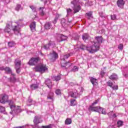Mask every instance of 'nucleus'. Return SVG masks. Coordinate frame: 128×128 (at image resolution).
I'll return each mask as SVG.
<instances>
[{"label":"nucleus","instance_id":"47","mask_svg":"<svg viewBox=\"0 0 128 128\" xmlns=\"http://www.w3.org/2000/svg\"><path fill=\"white\" fill-rule=\"evenodd\" d=\"M111 19L113 20H116V14H113L111 16Z\"/></svg>","mask_w":128,"mask_h":128},{"label":"nucleus","instance_id":"55","mask_svg":"<svg viewBox=\"0 0 128 128\" xmlns=\"http://www.w3.org/2000/svg\"><path fill=\"white\" fill-rule=\"evenodd\" d=\"M41 2H44V4H46V2H46V0H40Z\"/></svg>","mask_w":128,"mask_h":128},{"label":"nucleus","instance_id":"41","mask_svg":"<svg viewBox=\"0 0 128 128\" xmlns=\"http://www.w3.org/2000/svg\"><path fill=\"white\" fill-rule=\"evenodd\" d=\"M66 12H67L66 16H70V14H71L72 12V9L70 8H68V9H66Z\"/></svg>","mask_w":128,"mask_h":128},{"label":"nucleus","instance_id":"46","mask_svg":"<svg viewBox=\"0 0 128 128\" xmlns=\"http://www.w3.org/2000/svg\"><path fill=\"white\" fill-rule=\"evenodd\" d=\"M30 8L32 10V12H36V7L34 6H30Z\"/></svg>","mask_w":128,"mask_h":128},{"label":"nucleus","instance_id":"12","mask_svg":"<svg viewBox=\"0 0 128 128\" xmlns=\"http://www.w3.org/2000/svg\"><path fill=\"white\" fill-rule=\"evenodd\" d=\"M56 44H52L51 42H50L49 43L44 46V50H50V48H54Z\"/></svg>","mask_w":128,"mask_h":128},{"label":"nucleus","instance_id":"1","mask_svg":"<svg viewBox=\"0 0 128 128\" xmlns=\"http://www.w3.org/2000/svg\"><path fill=\"white\" fill-rule=\"evenodd\" d=\"M96 42L94 43V46L86 47L84 45H82L80 48L82 50L86 49L90 54H94L100 50V44L102 42V36H96Z\"/></svg>","mask_w":128,"mask_h":128},{"label":"nucleus","instance_id":"7","mask_svg":"<svg viewBox=\"0 0 128 128\" xmlns=\"http://www.w3.org/2000/svg\"><path fill=\"white\" fill-rule=\"evenodd\" d=\"M58 58V54L54 51H52V52L49 54V58H50L51 62H54Z\"/></svg>","mask_w":128,"mask_h":128},{"label":"nucleus","instance_id":"17","mask_svg":"<svg viewBox=\"0 0 128 128\" xmlns=\"http://www.w3.org/2000/svg\"><path fill=\"white\" fill-rule=\"evenodd\" d=\"M72 66V64H70V62H64V60H62L61 61V66H62V68H66V66Z\"/></svg>","mask_w":128,"mask_h":128},{"label":"nucleus","instance_id":"32","mask_svg":"<svg viewBox=\"0 0 128 128\" xmlns=\"http://www.w3.org/2000/svg\"><path fill=\"white\" fill-rule=\"evenodd\" d=\"M30 88L32 90H36V88H38V84H32V85H30Z\"/></svg>","mask_w":128,"mask_h":128},{"label":"nucleus","instance_id":"48","mask_svg":"<svg viewBox=\"0 0 128 128\" xmlns=\"http://www.w3.org/2000/svg\"><path fill=\"white\" fill-rule=\"evenodd\" d=\"M42 128H52V125L49 124L48 126H42Z\"/></svg>","mask_w":128,"mask_h":128},{"label":"nucleus","instance_id":"8","mask_svg":"<svg viewBox=\"0 0 128 128\" xmlns=\"http://www.w3.org/2000/svg\"><path fill=\"white\" fill-rule=\"evenodd\" d=\"M8 102V96L6 94H3L1 96L0 98V102L1 104H4Z\"/></svg>","mask_w":128,"mask_h":128},{"label":"nucleus","instance_id":"40","mask_svg":"<svg viewBox=\"0 0 128 128\" xmlns=\"http://www.w3.org/2000/svg\"><path fill=\"white\" fill-rule=\"evenodd\" d=\"M102 112V114H106V110H104V108H101L100 109V112Z\"/></svg>","mask_w":128,"mask_h":128},{"label":"nucleus","instance_id":"25","mask_svg":"<svg viewBox=\"0 0 128 128\" xmlns=\"http://www.w3.org/2000/svg\"><path fill=\"white\" fill-rule=\"evenodd\" d=\"M70 56V54H66V55H62L60 56V58L62 60H66V58H68Z\"/></svg>","mask_w":128,"mask_h":128},{"label":"nucleus","instance_id":"23","mask_svg":"<svg viewBox=\"0 0 128 128\" xmlns=\"http://www.w3.org/2000/svg\"><path fill=\"white\" fill-rule=\"evenodd\" d=\"M40 12L41 16H44L46 14V12H44L46 10V9L42 7L40 8Z\"/></svg>","mask_w":128,"mask_h":128},{"label":"nucleus","instance_id":"13","mask_svg":"<svg viewBox=\"0 0 128 128\" xmlns=\"http://www.w3.org/2000/svg\"><path fill=\"white\" fill-rule=\"evenodd\" d=\"M70 94L72 98H76L78 96V93L76 90H74V92H70Z\"/></svg>","mask_w":128,"mask_h":128},{"label":"nucleus","instance_id":"31","mask_svg":"<svg viewBox=\"0 0 128 128\" xmlns=\"http://www.w3.org/2000/svg\"><path fill=\"white\" fill-rule=\"evenodd\" d=\"M76 104V100L74 99H72L70 100V106H74Z\"/></svg>","mask_w":128,"mask_h":128},{"label":"nucleus","instance_id":"19","mask_svg":"<svg viewBox=\"0 0 128 128\" xmlns=\"http://www.w3.org/2000/svg\"><path fill=\"white\" fill-rule=\"evenodd\" d=\"M93 86H96L98 84V80L96 78H94L93 77H90L89 78Z\"/></svg>","mask_w":128,"mask_h":128},{"label":"nucleus","instance_id":"39","mask_svg":"<svg viewBox=\"0 0 128 128\" xmlns=\"http://www.w3.org/2000/svg\"><path fill=\"white\" fill-rule=\"evenodd\" d=\"M12 76H13V78H10V82H16V77H14L16 74L12 73Z\"/></svg>","mask_w":128,"mask_h":128},{"label":"nucleus","instance_id":"21","mask_svg":"<svg viewBox=\"0 0 128 128\" xmlns=\"http://www.w3.org/2000/svg\"><path fill=\"white\" fill-rule=\"evenodd\" d=\"M30 28L32 32H36V22H34L30 24Z\"/></svg>","mask_w":128,"mask_h":128},{"label":"nucleus","instance_id":"62","mask_svg":"<svg viewBox=\"0 0 128 128\" xmlns=\"http://www.w3.org/2000/svg\"><path fill=\"white\" fill-rule=\"evenodd\" d=\"M46 0V2H48V0Z\"/></svg>","mask_w":128,"mask_h":128},{"label":"nucleus","instance_id":"11","mask_svg":"<svg viewBox=\"0 0 128 128\" xmlns=\"http://www.w3.org/2000/svg\"><path fill=\"white\" fill-rule=\"evenodd\" d=\"M12 30L14 32L15 34H20V25L18 24L16 26H12Z\"/></svg>","mask_w":128,"mask_h":128},{"label":"nucleus","instance_id":"38","mask_svg":"<svg viewBox=\"0 0 128 128\" xmlns=\"http://www.w3.org/2000/svg\"><path fill=\"white\" fill-rule=\"evenodd\" d=\"M8 46L10 48H12V46H16V43L14 42H8Z\"/></svg>","mask_w":128,"mask_h":128},{"label":"nucleus","instance_id":"33","mask_svg":"<svg viewBox=\"0 0 128 128\" xmlns=\"http://www.w3.org/2000/svg\"><path fill=\"white\" fill-rule=\"evenodd\" d=\"M86 16H88V20L92 18V12H89L86 13Z\"/></svg>","mask_w":128,"mask_h":128},{"label":"nucleus","instance_id":"59","mask_svg":"<svg viewBox=\"0 0 128 128\" xmlns=\"http://www.w3.org/2000/svg\"><path fill=\"white\" fill-rule=\"evenodd\" d=\"M108 116H111V114H112V112H109L108 114Z\"/></svg>","mask_w":128,"mask_h":128},{"label":"nucleus","instance_id":"60","mask_svg":"<svg viewBox=\"0 0 128 128\" xmlns=\"http://www.w3.org/2000/svg\"><path fill=\"white\" fill-rule=\"evenodd\" d=\"M102 16V18H104V16Z\"/></svg>","mask_w":128,"mask_h":128},{"label":"nucleus","instance_id":"50","mask_svg":"<svg viewBox=\"0 0 128 128\" xmlns=\"http://www.w3.org/2000/svg\"><path fill=\"white\" fill-rule=\"evenodd\" d=\"M123 48H124V45L122 44H120L118 46V48L119 50H122Z\"/></svg>","mask_w":128,"mask_h":128},{"label":"nucleus","instance_id":"44","mask_svg":"<svg viewBox=\"0 0 128 128\" xmlns=\"http://www.w3.org/2000/svg\"><path fill=\"white\" fill-rule=\"evenodd\" d=\"M92 6V2H88L85 4V6Z\"/></svg>","mask_w":128,"mask_h":128},{"label":"nucleus","instance_id":"24","mask_svg":"<svg viewBox=\"0 0 128 128\" xmlns=\"http://www.w3.org/2000/svg\"><path fill=\"white\" fill-rule=\"evenodd\" d=\"M109 78L114 80H118V75L116 74H112L110 77Z\"/></svg>","mask_w":128,"mask_h":128},{"label":"nucleus","instance_id":"35","mask_svg":"<svg viewBox=\"0 0 128 128\" xmlns=\"http://www.w3.org/2000/svg\"><path fill=\"white\" fill-rule=\"evenodd\" d=\"M117 124H118V128H120V126H122L124 125V122L122 120H118L117 122Z\"/></svg>","mask_w":128,"mask_h":128},{"label":"nucleus","instance_id":"30","mask_svg":"<svg viewBox=\"0 0 128 128\" xmlns=\"http://www.w3.org/2000/svg\"><path fill=\"white\" fill-rule=\"evenodd\" d=\"M72 124V119L70 118H67L65 120V124L68 125Z\"/></svg>","mask_w":128,"mask_h":128},{"label":"nucleus","instance_id":"6","mask_svg":"<svg viewBox=\"0 0 128 128\" xmlns=\"http://www.w3.org/2000/svg\"><path fill=\"white\" fill-rule=\"evenodd\" d=\"M20 66H22V61L18 58L16 60L15 62V68L17 74L20 72Z\"/></svg>","mask_w":128,"mask_h":128},{"label":"nucleus","instance_id":"43","mask_svg":"<svg viewBox=\"0 0 128 128\" xmlns=\"http://www.w3.org/2000/svg\"><path fill=\"white\" fill-rule=\"evenodd\" d=\"M55 92H56V94H57L58 96V95L62 94V90H60V89H57V90H56L55 91Z\"/></svg>","mask_w":128,"mask_h":128},{"label":"nucleus","instance_id":"20","mask_svg":"<svg viewBox=\"0 0 128 128\" xmlns=\"http://www.w3.org/2000/svg\"><path fill=\"white\" fill-rule=\"evenodd\" d=\"M36 104V101H32V99L29 97L27 102V106H32V104Z\"/></svg>","mask_w":128,"mask_h":128},{"label":"nucleus","instance_id":"37","mask_svg":"<svg viewBox=\"0 0 128 128\" xmlns=\"http://www.w3.org/2000/svg\"><path fill=\"white\" fill-rule=\"evenodd\" d=\"M16 10H17V12H18V10H22V8L20 6V4H17L15 8Z\"/></svg>","mask_w":128,"mask_h":128},{"label":"nucleus","instance_id":"4","mask_svg":"<svg viewBox=\"0 0 128 128\" xmlns=\"http://www.w3.org/2000/svg\"><path fill=\"white\" fill-rule=\"evenodd\" d=\"M35 70L36 72H42V74H44V72H48V68L46 66V65L41 64L38 65L35 68Z\"/></svg>","mask_w":128,"mask_h":128},{"label":"nucleus","instance_id":"26","mask_svg":"<svg viewBox=\"0 0 128 128\" xmlns=\"http://www.w3.org/2000/svg\"><path fill=\"white\" fill-rule=\"evenodd\" d=\"M0 112H2L4 114H8V113L6 112V108L4 106H0Z\"/></svg>","mask_w":128,"mask_h":128},{"label":"nucleus","instance_id":"3","mask_svg":"<svg viewBox=\"0 0 128 128\" xmlns=\"http://www.w3.org/2000/svg\"><path fill=\"white\" fill-rule=\"evenodd\" d=\"M72 7L74 10V14L78 12L81 10L80 6V2L78 0H73L71 2Z\"/></svg>","mask_w":128,"mask_h":128},{"label":"nucleus","instance_id":"63","mask_svg":"<svg viewBox=\"0 0 128 128\" xmlns=\"http://www.w3.org/2000/svg\"><path fill=\"white\" fill-rule=\"evenodd\" d=\"M82 92H80V94H82Z\"/></svg>","mask_w":128,"mask_h":128},{"label":"nucleus","instance_id":"16","mask_svg":"<svg viewBox=\"0 0 128 128\" xmlns=\"http://www.w3.org/2000/svg\"><path fill=\"white\" fill-rule=\"evenodd\" d=\"M45 84L49 88H52V83L50 80L46 79L45 81Z\"/></svg>","mask_w":128,"mask_h":128},{"label":"nucleus","instance_id":"57","mask_svg":"<svg viewBox=\"0 0 128 128\" xmlns=\"http://www.w3.org/2000/svg\"><path fill=\"white\" fill-rule=\"evenodd\" d=\"M112 117L113 118H116V114H113V115H112Z\"/></svg>","mask_w":128,"mask_h":128},{"label":"nucleus","instance_id":"28","mask_svg":"<svg viewBox=\"0 0 128 128\" xmlns=\"http://www.w3.org/2000/svg\"><path fill=\"white\" fill-rule=\"evenodd\" d=\"M52 78L53 80H56V82H58V80H60V76H52Z\"/></svg>","mask_w":128,"mask_h":128},{"label":"nucleus","instance_id":"52","mask_svg":"<svg viewBox=\"0 0 128 128\" xmlns=\"http://www.w3.org/2000/svg\"><path fill=\"white\" fill-rule=\"evenodd\" d=\"M78 38H80V36H76V37H74V40H78Z\"/></svg>","mask_w":128,"mask_h":128},{"label":"nucleus","instance_id":"29","mask_svg":"<svg viewBox=\"0 0 128 128\" xmlns=\"http://www.w3.org/2000/svg\"><path fill=\"white\" fill-rule=\"evenodd\" d=\"M54 93H50L47 97L48 100H50V102H52L54 100Z\"/></svg>","mask_w":128,"mask_h":128},{"label":"nucleus","instance_id":"45","mask_svg":"<svg viewBox=\"0 0 128 128\" xmlns=\"http://www.w3.org/2000/svg\"><path fill=\"white\" fill-rule=\"evenodd\" d=\"M107 84L108 86H110V88H112V81H108V82H107Z\"/></svg>","mask_w":128,"mask_h":128},{"label":"nucleus","instance_id":"27","mask_svg":"<svg viewBox=\"0 0 128 128\" xmlns=\"http://www.w3.org/2000/svg\"><path fill=\"white\" fill-rule=\"evenodd\" d=\"M50 28H52V24H50V22H48L45 24L44 28L46 30H50Z\"/></svg>","mask_w":128,"mask_h":128},{"label":"nucleus","instance_id":"51","mask_svg":"<svg viewBox=\"0 0 128 128\" xmlns=\"http://www.w3.org/2000/svg\"><path fill=\"white\" fill-rule=\"evenodd\" d=\"M104 74H106V72L104 71H102L100 73V76H101V78H102L104 76Z\"/></svg>","mask_w":128,"mask_h":128},{"label":"nucleus","instance_id":"22","mask_svg":"<svg viewBox=\"0 0 128 128\" xmlns=\"http://www.w3.org/2000/svg\"><path fill=\"white\" fill-rule=\"evenodd\" d=\"M90 38V36H88V34H84L82 36V38L84 42H86V40H88V38Z\"/></svg>","mask_w":128,"mask_h":128},{"label":"nucleus","instance_id":"5","mask_svg":"<svg viewBox=\"0 0 128 128\" xmlns=\"http://www.w3.org/2000/svg\"><path fill=\"white\" fill-rule=\"evenodd\" d=\"M98 102V100H96L92 104V106H90L89 108V110H92V112H100V109L101 108L100 106L93 107L94 104H96Z\"/></svg>","mask_w":128,"mask_h":128},{"label":"nucleus","instance_id":"58","mask_svg":"<svg viewBox=\"0 0 128 128\" xmlns=\"http://www.w3.org/2000/svg\"><path fill=\"white\" fill-rule=\"evenodd\" d=\"M5 2L6 4H8V2H10V0H5Z\"/></svg>","mask_w":128,"mask_h":128},{"label":"nucleus","instance_id":"9","mask_svg":"<svg viewBox=\"0 0 128 128\" xmlns=\"http://www.w3.org/2000/svg\"><path fill=\"white\" fill-rule=\"evenodd\" d=\"M40 59L38 58H31L30 60L28 62V64H30V66H35V64H38V62Z\"/></svg>","mask_w":128,"mask_h":128},{"label":"nucleus","instance_id":"53","mask_svg":"<svg viewBox=\"0 0 128 128\" xmlns=\"http://www.w3.org/2000/svg\"><path fill=\"white\" fill-rule=\"evenodd\" d=\"M6 68H4V66L0 67V70H4Z\"/></svg>","mask_w":128,"mask_h":128},{"label":"nucleus","instance_id":"2","mask_svg":"<svg viewBox=\"0 0 128 128\" xmlns=\"http://www.w3.org/2000/svg\"><path fill=\"white\" fill-rule=\"evenodd\" d=\"M12 102L10 100L9 104L11 110L10 114H12L13 116H14L18 114H20V112H22V109H20V106H16L14 104H12Z\"/></svg>","mask_w":128,"mask_h":128},{"label":"nucleus","instance_id":"34","mask_svg":"<svg viewBox=\"0 0 128 128\" xmlns=\"http://www.w3.org/2000/svg\"><path fill=\"white\" fill-rule=\"evenodd\" d=\"M4 70L8 74H12V70L10 69V68L8 67L5 68Z\"/></svg>","mask_w":128,"mask_h":128},{"label":"nucleus","instance_id":"15","mask_svg":"<svg viewBox=\"0 0 128 128\" xmlns=\"http://www.w3.org/2000/svg\"><path fill=\"white\" fill-rule=\"evenodd\" d=\"M117 4L118 8H123L124 6V0H118Z\"/></svg>","mask_w":128,"mask_h":128},{"label":"nucleus","instance_id":"54","mask_svg":"<svg viewBox=\"0 0 128 128\" xmlns=\"http://www.w3.org/2000/svg\"><path fill=\"white\" fill-rule=\"evenodd\" d=\"M26 112L28 114H32V112H32V111H26Z\"/></svg>","mask_w":128,"mask_h":128},{"label":"nucleus","instance_id":"49","mask_svg":"<svg viewBox=\"0 0 128 128\" xmlns=\"http://www.w3.org/2000/svg\"><path fill=\"white\" fill-rule=\"evenodd\" d=\"M112 90H118V86H112Z\"/></svg>","mask_w":128,"mask_h":128},{"label":"nucleus","instance_id":"36","mask_svg":"<svg viewBox=\"0 0 128 128\" xmlns=\"http://www.w3.org/2000/svg\"><path fill=\"white\" fill-rule=\"evenodd\" d=\"M58 18H60V14H56V18L53 21V24H56V20H58Z\"/></svg>","mask_w":128,"mask_h":128},{"label":"nucleus","instance_id":"10","mask_svg":"<svg viewBox=\"0 0 128 128\" xmlns=\"http://www.w3.org/2000/svg\"><path fill=\"white\" fill-rule=\"evenodd\" d=\"M72 20H68V22L66 19L62 18L61 20V24L63 28H66L70 24Z\"/></svg>","mask_w":128,"mask_h":128},{"label":"nucleus","instance_id":"42","mask_svg":"<svg viewBox=\"0 0 128 128\" xmlns=\"http://www.w3.org/2000/svg\"><path fill=\"white\" fill-rule=\"evenodd\" d=\"M78 67L74 66L73 68L71 70V72H78Z\"/></svg>","mask_w":128,"mask_h":128},{"label":"nucleus","instance_id":"18","mask_svg":"<svg viewBox=\"0 0 128 128\" xmlns=\"http://www.w3.org/2000/svg\"><path fill=\"white\" fill-rule=\"evenodd\" d=\"M58 38H60V40H58V42H62L63 40H66V38H68V36H64L62 34H59L58 35Z\"/></svg>","mask_w":128,"mask_h":128},{"label":"nucleus","instance_id":"61","mask_svg":"<svg viewBox=\"0 0 128 128\" xmlns=\"http://www.w3.org/2000/svg\"><path fill=\"white\" fill-rule=\"evenodd\" d=\"M0 118H2V116H0Z\"/></svg>","mask_w":128,"mask_h":128},{"label":"nucleus","instance_id":"14","mask_svg":"<svg viewBox=\"0 0 128 128\" xmlns=\"http://www.w3.org/2000/svg\"><path fill=\"white\" fill-rule=\"evenodd\" d=\"M10 30H12V26L10 24H6V26L4 30V32H8V34H10Z\"/></svg>","mask_w":128,"mask_h":128},{"label":"nucleus","instance_id":"56","mask_svg":"<svg viewBox=\"0 0 128 128\" xmlns=\"http://www.w3.org/2000/svg\"><path fill=\"white\" fill-rule=\"evenodd\" d=\"M109 128H116L114 126H110Z\"/></svg>","mask_w":128,"mask_h":128}]
</instances>
